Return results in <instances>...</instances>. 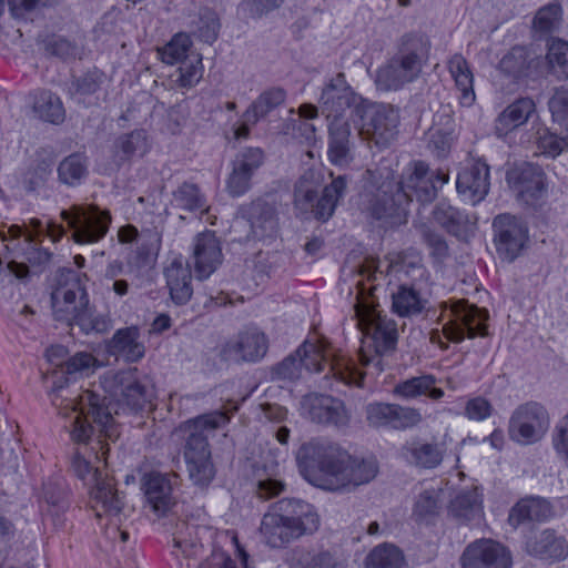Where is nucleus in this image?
Returning <instances> with one entry per match:
<instances>
[{"label":"nucleus","instance_id":"1","mask_svg":"<svg viewBox=\"0 0 568 568\" xmlns=\"http://www.w3.org/2000/svg\"><path fill=\"white\" fill-rule=\"evenodd\" d=\"M51 400L65 419L72 442L85 445L74 452L71 467L78 478L92 486L106 475L98 464L106 460L109 444L120 437L119 424L104 398L75 384L55 385Z\"/></svg>","mask_w":568,"mask_h":568},{"label":"nucleus","instance_id":"2","mask_svg":"<svg viewBox=\"0 0 568 568\" xmlns=\"http://www.w3.org/2000/svg\"><path fill=\"white\" fill-rule=\"evenodd\" d=\"M297 464L310 480L331 491L351 490L373 480L378 465L373 459H354L333 445L311 440L296 455Z\"/></svg>","mask_w":568,"mask_h":568},{"label":"nucleus","instance_id":"3","mask_svg":"<svg viewBox=\"0 0 568 568\" xmlns=\"http://www.w3.org/2000/svg\"><path fill=\"white\" fill-rule=\"evenodd\" d=\"M449 174L445 171H430L423 161L408 165L399 182L385 181L372 194L367 210L377 220L399 216L405 206L416 199L429 203L437 196L440 186L448 183Z\"/></svg>","mask_w":568,"mask_h":568},{"label":"nucleus","instance_id":"4","mask_svg":"<svg viewBox=\"0 0 568 568\" xmlns=\"http://www.w3.org/2000/svg\"><path fill=\"white\" fill-rule=\"evenodd\" d=\"M355 314L363 333L358 351L362 367H372L376 374L384 371L382 356L392 353L397 344L398 331L394 320L377 310L374 297L376 286L364 280L357 282Z\"/></svg>","mask_w":568,"mask_h":568},{"label":"nucleus","instance_id":"5","mask_svg":"<svg viewBox=\"0 0 568 568\" xmlns=\"http://www.w3.org/2000/svg\"><path fill=\"white\" fill-rule=\"evenodd\" d=\"M320 528V517L312 506L297 499L275 503L262 517L258 528L262 541L274 549L286 547Z\"/></svg>","mask_w":568,"mask_h":568},{"label":"nucleus","instance_id":"6","mask_svg":"<svg viewBox=\"0 0 568 568\" xmlns=\"http://www.w3.org/2000/svg\"><path fill=\"white\" fill-rule=\"evenodd\" d=\"M230 417L222 412L199 416L183 423L179 432L186 437L184 459L190 480L193 485L205 488L215 476V468L211 460V452L205 430H215L229 422Z\"/></svg>","mask_w":568,"mask_h":568},{"label":"nucleus","instance_id":"7","mask_svg":"<svg viewBox=\"0 0 568 568\" xmlns=\"http://www.w3.org/2000/svg\"><path fill=\"white\" fill-rule=\"evenodd\" d=\"M430 41L423 33L402 37L398 52L377 71L376 83L384 90H398L415 81L428 60Z\"/></svg>","mask_w":568,"mask_h":568},{"label":"nucleus","instance_id":"8","mask_svg":"<svg viewBox=\"0 0 568 568\" xmlns=\"http://www.w3.org/2000/svg\"><path fill=\"white\" fill-rule=\"evenodd\" d=\"M322 182L318 172L305 171L294 187V207L302 214L311 213L315 219L326 221L333 215L336 204L346 189V181L344 176L334 179L329 185L323 189L322 196L318 197Z\"/></svg>","mask_w":568,"mask_h":568},{"label":"nucleus","instance_id":"9","mask_svg":"<svg viewBox=\"0 0 568 568\" xmlns=\"http://www.w3.org/2000/svg\"><path fill=\"white\" fill-rule=\"evenodd\" d=\"M296 354L303 369L321 373L327 366L326 378L331 375L336 382L344 385L361 386L364 373L357 369L351 358L334 353L326 341L307 339L296 349Z\"/></svg>","mask_w":568,"mask_h":568},{"label":"nucleus","instance_id":"10","mask_svg":"<svg viewBox=\"0 0 568 568\" xmlns=\"http://www.w3.org/2000/svg\"><path fill=\"white\" fill-rule=\"evenodd\" d=\"M440 306L442 320H446L443 325V335L447 339L458 343L466 335L469 338L487 335V311L468 304L466 300L443 302Z\"/></svg>","mask_w":568,"mask_h":568},{"label":"nucleus","instance_id":"11","mask_svg":"<svg viewBox=\"0 0 568 568\" xmlns=\"http://www.w3.org/2000/svg\"><path fill=\"white\" fill-rule=\"evenodd\" d=\"M101 385L106 393L134 410L144 408L154 397L152 381L146 375L140 376L136 367L109 371L102 376Z\"/></svg>","mask_w":568,"mask_h":568},{"label":"nucleus","instance_id":"12","mask_svg":"<svg viewBox=\"0 0 568 568\" xmlns=\"http://www.w3.org/2000/svg\"><path fill=\"white\" fill-rule=\"evenodd\" d=\"M363 124L359 135L378 149L388 148L396 139L399 123L398 112L388 104H369L362 109Z\"/></svg>","mask_w":568,"mask_h":568},{"label":"nucleus","instance_id":"13","mask_svg":"<svg viewBox=\"0 0 568 568\" xmlns=\"http://www.w3.org/2000/svg\"><path fill=\"white\" fill-rule=\"evenodd\" d=\"M549 428V415L537 403L519 406L509 422V434L516 442L528 445L540 440Z\"/></svg>","mask_w":568,"mask_h":568},{"label":"nucleus","instance_id":"14","mask_svg":"<svg viewBox=\"0 0 568 568\" xmlns=\"http://www.w3.org/2000/svg\"><path fill=\"white\" fill-rule=\"evenodd\" d=\"M61 216L74 230L77 243H93L102 239L111 222L109 212H100L98 207L73 205L71 211H62Z\"/></svg>","mask_w":568,"mask_h":568},{"label":"nucleus","instance_id":"15","mask_svg":"<svg viewBox=\"0 0 568 568\" xmlns=\"http://www.w3.org/2000/svg\"><path fill=\"white\" fill-rule=\"evenodd\" d=\"M69 274L72 275V280L57 287L51 295V301L54 318L73 326L78 325L80 316L85 312L89 296L75 274L71 272Z\"/></svg>","mask_w":568,"mask_h":568},{"label":"nucleus","instance_id":"16","mask_svg":"<svg viewBox=\"0 0 568 568\" xmlns=\"http://www.w3.org/2000/svg\"><path fill=\"white\" fill-rule=\"evenodd\" d=\"M358 101L359 97L347 84L345 74L339 72L323 88L320 106L329 122L337 119L349 120L353 106L359 112Z\"/></svg>","mask_w":568,"mask_h":568},{"label":"nucleus","instance_id":"17","mask_svg":"<svg viewBox=\"0 0 568 568\" xmlns=\"http://www.w3.org/2000/svg\"><path fill=\"white\" fill-rule=\"evenodd\" d=\"M494 240L500 257L514 261L528 241L526 225L516 216L499 214L494 219Z\"/></svg>","mask_w":568,"mask_h":568},{"label":"nucleus","instance_id":"18","mask_svg":"<svg viewBox=\"0 0 568 568\" xmlns=\"http://www.w3.org/2000/svg\"><path fill=\"white\" fill-rule=\"evenodd\" d=\"M462 568H511L510 551L493 539L470 542L460 556Z\"/></svg>","mask_w":568,"mask_h":568},{"label":"nucleus","instance_id":"19","mask_svg":"<svg viewBox=\"0 0 568 568\" xmlns=\"http://www.w3.org/2000/svg\"><path fill=\"white\" fill-rule=\"evenodd\" d=\"M302 409L312 422L332 425L337 428L346 427L351 415L344 403L329 395L308 394L302 398Z\"/></svg>","mask_w":568,"mask_h":568},{"label":"nucleus","instance_id":"20","mask_svg":"<svg viewBox=\"0 0 568 568\" xmlns=\"http://www.w3.org/2000/svg\"><path fill=\"white\" fill-rule=\"evenodd\" d=\"M507 181L523 203L535 206L546 193L545 173L536 165L525 163L507 173Z\"/></svg>","mask_w":568,"mask_h":568},{"label":"nucleus","instance_id":"21","mask_svg":"<svg viewBox=\"0 0 568 568\" xmlns=\"http://www.w3.org/2000/svg\"><path fill=\"white\" fill-rule=\"evenodd\" d=\"M178 485V475L174 473L161 474L152 471L143 478V489L148 504L159 516L165 515L174 505V486Z\"/></svg>","mask_w":568,"mask_h":568},{"label":"nucleus","instance_id":"22","mask_svg":"<svg viewBox=\"0 0 568 568\" xmlns=\"http://www.w3.org/2000/svg\"><path fill=\"white\" fill-rule=\"evenodd\" d=\"M542 57L525 45L513 47L498 62V70L515 81L540 73Z\"/></svg>","mask_w":568,"mask_h":568},{"label":"nucleus","instance_id":"23","mask_svg":"<svg viewBox=\"0 0 568 568\" xmlns=\"http://www.w3.org/2000/svg\"><path fill=\"white\" fill-rule=\"evenodd\" d=\"M268 349V339L263 332L248 329L241 333L237 339L227 343L222 349L225 361L254 363L262 359Z\"/></svg>","mask_w":568,"mask_h":568},{"label":"nucleus","instance_id":"24","mask_svg":"<svg viewBox=\"0 0 568 568\" xmlns=\"http://www.w3.org/2000/svg\"><path fill=\"white\" fill-rule=\"evenodd\" d=\"M89 495L90 507L99 519L118 517L124 507L123 496L108 474L90 486Z\"/></svg>","mask_w":568,"mask_h":568},{"label":"nucleus","instance_id":"25","mask_svg":"<svg viewBox=\"0 0 568 568\" xmlns=\"http://www.w3.org/2000/svg\"><path fill=\"white\" fill-rule=\"evenodd\" d=\"M457 192L473 205L485 199L489 191V168L478 160L465 168L457 176Z\"/></svg>","mask_w":568,"mask_h":568},{"label":"nucleus","instance_id":"26","mask_svg":"<svg viewBox=\"0 0 568 568\" xmlns=\"http://www.w3.org/2000/svg\"><path fill=\"white\" fill-rule=\"evenodd\" d=\"M193 258L195 274L199 280L207 278L222 264L221 244L213 232H204L196 236Z\"/></svg>","mask_w":568,"mask_h":568},{"label":"nucleus","instance_id":"27","mask_svg":"<svg viewBox=\"0 0 568 568\" xmlns=\"http://www.w3.org/2000/svg\"><path fill=\"white\" fill-rule=\"evenodd\" d=\"M537 116V104L530 97H521L507 105L495 121V133L506 136Z\"/></svg>","mask_w":568,"mask_h":568},{"label":"nucleus","instance_id":"28","mask_svg":"<svg viewBox=\"0 0 568 568\" xmlns=\"http://www.w3.org/2000/svg\"><path fill=\"white\" fill-rule=\"evenodd\" d=\"M171 300L176 305L186 304L193 294L192 273L187 261L173 257L164 270Z\"/></svg>","mask_w":568,"mask_h":568},{"label":"nucleus","instance_id":"29","mask_svg":"<svg viewBox=\"0 0 568 568\" xmlns=\"http://www.w3.org/2000/svg\"><path fill=\"white\" fill-rule=\"evenodd\" d=\"M328 160L339 166H347L354 159L352 152V128L348 119H337L328 124Z\"/></svg>","mask_w":568,"mask_h":568},{"label":"nucleus","instance_id":"30","mask_svg":"<svg viewBox=\"0 0 568 568\" xmlns=\"http://www.w3.org/2000/svg\"><path fill=\"white\" fill-rule=\"evenodd\" d=\"M455 139V122L447 109L434 114L433 124L426 133L427 148L437 156L445 158Z\"/></svg>","mask_w":568,"mask_h":568},{"label":"nucleus","instance_id":"31","mask_svg":"<svg viewBox=\"0 0 568 568\" xmlns=\"http://www.w3.org/2000/svg\"><path fill=\"white\" fill-rule=\"evenodd\" d=\"M402 455L409 465L423 469H433L442 464L445 448L439 443L415 438L403 446Z\"/></svg>","mask_w":568,"mask_h":568},{"label":"nucleus","instance_id":"32","mask_svg":"<svg viewBox=\"0 0 568 568\" xmlns=\"http://www.w3.org/2000/svg\"><path fill=\"white\" fill-rule=\"evenodd\" d=\"M109 354L121 357L128 363L139 362L145 354L136 326L118 329L106 344Z\"/></svg>","mask_w":568,"mask_h":568},{"label":"nucleus","instance_id":"33","mask_svg":"<svg viewBox=\"0 0 568 568\" xmlns=\"http://www.w3.org/2000/svg\"><path fill=\"white\" fill-rule=\"evenodd\" d=\"M528 551L540 559L564 560L568 556V544L555 530L545 529L527 542Z\"/></svg>","mask_w":568,"mask_h":568},{"label":"nucleus","instance_id":"34","mask_svg":"<svg viewBox=\"0 0 568 568\" xmlns=\"http://www.w3.org/2000/svg\"><path fill=\"white\" fill-rule=\"evenodd\" d=\"M172 206L180 212L199 213V217L203 215L207 216V221H211L209 214L210 206L206 203L205 196L201 193L199 186L193 183L184 182L172 193Z\"/></svg>","mask_w":568,"mask_h":568},{"label":"nucleus","instance_id":"35","mask_svg":"<svg viewBox=\"0 0 568 568\" xmlns=\"http://www.w3.org/2000/svg\"><path fill=\"white\" fill-rule=\"evenodd\" d=\"M552 508L550 504L539 497H529L519 500L510 510L508 521L516 528L526 521H542L550 518Z\"/></svg>","mask_w":568,"mask_h":568},{"label":"nucleus","instance_id":"36","mask_svg":"<svg viewBox=\"0 0 568 568\" xmlns=\"http://www.w3.org/2000/svg\"><path fill=\"white\" fill-rule=\"evenodd\" d=\"M434 217L448 233L462 240H467L476 225L475 220L450 205L437 206Z\"/></svg>","mask_w":568,"mask_h":568},{"label":"nucleus","instance_id":"37","mask_svg":"<svg viewBox=\"0 0 568 568\" xmlns=\"http://www.w3.org/2000/svg\"><path fill=\"white\" fill-rule=\"evenodd\" d=\"M447 67L456 88L460 92V103L465 106L473 105L476 99L474 74L467 60L462 54L456 53L448 60Z\"/></svg>","mask_w":568,"mask_h":568},{"label":"nucleus","instance_id":"38","mask_svg":"<svg viewBox=\"0 0 568 568\" xmlns=\"http://www.w3.org/2000/svg\"><path fill=\"white\" fill-rule=\"evenodd\" d=\"M449 514L462 524L479 523L483 519V501L477 489L458 494L449 505Z\"/></svg>","mask_w":568,"mask_h":568},{"label":"nucleus","instance_id":"39","mask_svg":"<svg viewBox=\"0 0 568 568\" xmlns=\"http://www.w3.org/2000/svg\"><path fill=\"white\" fill-rule=\"evenodd\" d=\"M394 393L405 399L428 396L434 400H438L444 396L443 389L436 387L435 376L429 374L410 377L398 383L394 388Z\"/></svg>","mask_w":568,"mask_h":568},{"label":"nucleus","instance_id":"40","mask_svg":"<svg viewBox=\"0 0 568 568\" xmlns=\"http://www.w3.org/2000/svg\"><path fill=\"white\" fill-rule=\"evenodd\" d=\"M33 111L41 120L52 124H61L65 120V109L61 99L48 90L34 93Z\"/></svg>","mask_w":568,"mask_h":568},{"label":"nucleus","instance_id":"41","mask_svg":"<svg viewBox=\"0 0 568 568\" xmlns=\"http://www.w3.org/2000/svg\"><path fill=\"white\" fill-rule=\"evenodd\" d=\"M562 7L557 0L540 7L531 20V31L539 38L556 32L562 22Z\"/></svg>","mask_w":568,"mask_h":568},{"label":"nucleus","instance_id":"42","mask_svg":"<svg viewBox=\"0 0 568 568\" xmlns=\"http://www.w3.org/2000/svg\"><path fill=\"white\" fill-rule=\"evenodd\" d=\"M286 92L282 88H271L262 92L257 99L244 112V118L253 124L265 118L274 109L284 103Z\"/></svg>","mask_w":568,"mask_h":568},{"label":"nucleus","instance_id":"43","mask_svg":"<svg viewBox=\"0 0 568 568\" xmlns=\"http://www.w3.org/2000/svg\"><path fill=\"white\" fill-rule=\"evenodd\" d=\"M57 171L62 184L77 186L88 175V159L82 153H72L59 163Z\"/></svg>","mask_w":568,"mask_h":568},{"label":"nucleus","instance_id":"44","mask_svg":"<svg viewBox=\"0 0 568 568\" xmlns=\"http://www.w3.org/2000/svg\"><path fill=\"white\" fill-rule=\"evenodd\" d=\"M405 558L399 548L383 544L375 547L366 557L365 568H404Z\"/></svg>","mask_w":568,"mask_h":568},{"label":"nucleus","instance_id":"45","mask_svg":"<svg viewBox=\"0 0 568 568\" xmlns=\"http://www.w3.org/2000/svg\"><path fill=\"white\" fill-rule=\"evenodd\" d=\"M192 41L186 33L175 34L169 43L158 49L160 59L166 64L181 63L191 58L187 55Z\"/></svg>","mask_w":568,"mask_h":568},{"label":"nucleus","instance_id":"46","mask_svg":"<svg viewBox=\"0 0 568 568\" xmlns=\"http://www.w3.org/2000/svg\"><path fill=\"white\" fill-rule=\"evenodd\" d=\"M393 310L400 316H410L422 312L423 303L415 290L400 286L393 294Z\"/></svg>","mask_w":568,"mask_h":568},{"label":"nucleus","instance_id":"47","mask_svg":"<svg viewBox=\"0 0 568 568\" xmlns=\"http://www.w3.org/2000/svg\"><path fill=\"white\" fill-rule=\"evenodd\" d=\"M202 75V59L200 55L194 54L181 62L174 83L178 88L187 90L193 88L201 80Z\"/></svg>","mask_w":568,"mask_h":568},{"label":"nucleus","instance_id":"48","mask_svg":"<svg viewBox=\"0 0 568 568\" xmlns=\"http://www.w3.org/2000/svg\"><path fill=\"white\" fill-rule=\"evenodd\" d=\"M546 60L551 71L558 72L561 78H568V42L554 38L548 43Z\"/></svg>","mask_w":568,"mask_h":568},{"label":"nucleus","instance_id":"49","mask_svg":"<svg viewBox=\"0 0 568 568\" xmlns=\"http://www.w3.org/2000/svg\"><path fill=\"white\" fill-rule=\"evenodd\" d=\"M116 148L122 152L124 159L143 156L149 148L146 134L143 130L123 134L116 140Z\"/></svg>","mask_w":568,"mask_h":568},{"label":"nucleus","instance_id":"50","mask_svg":"<svg viewBox=\"0 0 568 568\" xmlns=\"http://www.w3.org/2000/svg\"><path fill=\"white\" fill-rule=\"evenodd\" d=\"M43 498L49 513L60 520V516L69 508L67 489L59 483H48L43 487Z\"/></svg>","mask_w":568,"mask_h":568},{"label":"nucleus","instance_id":"51","mask_svg":"<svg viewBox=\"0 0 568 568\" xmlns=\"http://www.w3.org/2000/svg\"><path fill=\"white\" fill-rule=\"evenodd\" d=\"M292 568H343L342 564L328 551H297L296 562Z\"/></svg>","mask_w":568,"mask_h":568},{"label":"nucleus","instance_id":"52","mask_svg":"<svg viewBox=\"0 0 568 568\" xmlns=\"http://www.w3.org/2000/svg\"><path fill=\"white\" fill-rule=\"evenodd\" d=\"M303 372L301 359L296 351L286 356L282 362L275 364L271 368L272 381H288L293 382L301 378Z\"/></svg>","mask_w":568,"mask_h":568},{"label":"nucleus","instance_id":"53","mask_svg":"<svg viewBox=\"0 0 568 568\" xmlns=\"http://www.w3.org/2000/svg\"><path fill=\"white\" fill-rule=\"evenodd\" d=\"M80 329L85 333L104 334L112 328V321L109 315L97 313L90 304L85 312L80 316L78 325Z\"/></svg>","mask_w":568,"mask_h":568},{"label":"nucleus","instance_id":"54","mask_svg":"<svg viewBox=\"0 0 568 568\" xmlns=\"http://www.w3.org/2000/svg\"><path fill=\"white\" fill-rule=\"evenodd\" d=\"M264 161L265 154L262 149L246 148L236 155L233 165L252 178L264 164Z\"/></svg>","mask_w":568,"mask_h":568},{"label":"nucleus","instance_id":"55","mask_svg":"<svg viewBox=\"0 0 568 568\" xmlns=\"http://www.w3.org/2000/svg\"><path fill=\"white\" fill-rule=\"evenodd\" d=\"M548 108L552 121L568 131V89L564 87L555 89L549 99Z\"/></svg>","mask_w":568,"mask_h":568},{"label":"nucleus","instance_id":"56","mask_svg":"<svg viewBox=\"0 0 568 568\" xmlns=\"http://www.w3.org/2000/svg\"><path fill=\"white\" fill-rule=\"evenodd\" d=\"M194 532V527L183 525L182 529H179L173 538L174 547L180 549L187 559L197 558L202 554V545L192 538Z\"/></svg>","mask_w":568,"mask_h":568},{"label":"nucleus","instance_id":"57","mask_svg":"<svg viewBox=\"0 0 568 568\" xmlns=\"http://www.w3.org/2000/svg\"><path fill=\"white\" fill-rule=\"evenodd\" d=\"M537 146L542 154L556 158L568 148V138H560L548 129H539L537 131Z\"/></svg>","mask_w":568,"mask_h":568},{"label":"nucleus","instance_id":"58","mask_svg":"<svg viewBox=\"0 0 568 568\" xmlns=\"http://www.w3.org/2000/svg\"><path fill=\"white\" fill-rule=\"evenodd\" d=\"M395 404L375 403L366 408V417L369 425L374 427L392 425Z\"/></svg>","mask_w":568,"mask_h":568},{"label":"nucleus","instance_id":"59","mask_svg":"<svg viewBox=\"0 0 568 568\" xmlns=\"http://www.w3.org/2000/svg\"><path fill=\"white\" fill-rule=\"evenodd\" d=\"M422 414L417 408L394 405L393 427L405 429L418 425L422 422Z\"/></svg>","mask_w":568,"mask_h":568},{"label":"nucleus","instance_id":"60","mask_svg":"<svg viewBox=\"0 0 568 568\" xmlns=\"http://www.w3.org/2000/svg\"><path fill=\"white\" fill-rule=\"evenodd\" d=\"M13 18L23 19L40 7H50L55 0H7Z\"/></svg>","mask_w":568,"mask_h":568},{"label":"nucleus","instance_id":"61","mask_svg":"<svg viewBox=\"0 0 568 568\" xmlns=\"http://www.w3.org/2000/svg\"><path fill=\"white\" fill-rule=\"evenodd\" d=\"M439 506L436 493L426 490L418 496L415 504L414 514L418 518L425 519L436 515Z\"/></svg>","mask_w":568,"mask_h":568},{"label":"nucleus","instance_id":"62","mask_svg":"<svg viewBox=\"0 0 568 568\" xmlns=\"http://www.w3.org/2000/svg\"><path fill=\"white\" fill-rule=\"evenodd\" d=\"M252 178L233 165L232 172L226 182V189L230 195L240 196L251 187Z\"/></svg>","mask_w":568,"mask_h":568},{"label":"nucleus","instance_id":"63","mask_svg":"<svg viewBox=\"0 0 568 568\" xmlns=\"http://www.w3.org/2000/svg\"><path fill=\"white\" fill-rule=\"evenodd\" d=\"M97 363L95 357L85 352L77 353L74 356L70 357L65 365L64 369L67 374H75L93 367Z\"/></svg>","mask_w":568,"mask_h":568},{"label":"nucleus","instance_id":"64","mask_svg":"<svg viewBox=\"0 0 568 568\" xmlns=\"http://www.w3.org/2000/svg\"><path fill=\"white\" fill-rule=\"evenodd\" d=\"M423 237L427 245L432 248V253L437 258H444L448 254V246L442 235L435 233L430 229L424 226L422 230Z\"/></svg>","mask_w":568,"mask_h":568}]
</instances>
